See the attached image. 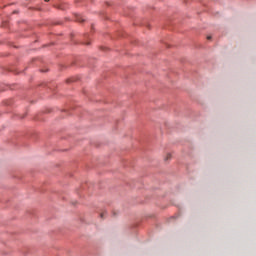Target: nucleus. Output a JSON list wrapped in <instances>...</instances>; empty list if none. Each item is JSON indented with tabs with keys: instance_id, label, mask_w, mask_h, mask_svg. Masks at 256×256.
<instances>
[{
	"instance_id": "obj_1",
	"label": "nucleus",
	"mask_w": 256,
	"mask_h": 256,
	"mask_svg": "<svg viewBox=\"0 0 256 256\" xmlns=\"http://www.w3.org/2000/svg\"><path fill=\"white\" fill-rule=\"evenodd\" d=\"M171 153H167L165 158H164V161H169L171 159Z\"/></svg>"
},
{
	"instance_id": "obj_4",
	"label": "nucleus",
	"mask_w": 256,
	"mask_h": 256,
	"mask_svg": "<svg viewBox=\"0 0 256 256\" xmlns=\"http://www.w3.org/2000/svg\"><path fill=\"white\" fill-rule=\"evenodd\" d=\"M103 215H104V214L102 213V214L100 215V217H103Z\"/></svg>"
},
{
	"instance_id": "obj_3",
	"label": "nucleus",
	"mask_w": 256,
	"mask_h": 256,
	"mask_svg": "<svg viewBox=\"0 0 256 256\" xmlns=\"http://www.w3.org/2000/svg\"><path fill=\"white\" fill-rule=\"evenodd\" d=\"M207 39H208V40H211V36H207Z\"/></svg>"
},
{
	"instance_id": "obj_2",
	"label": "nucleus",
	"mask_w": 256,
	"mask_h": 256,
	"mask_svg": "<svg viewBox=\"0 0 256 256\" xmlns=\"http://www.w3.org/2000/svg\"><path fill=\"white\" fill-rule=\"evenodd\" d=\"M77 21L83 22L84 20H83L81 17H78V18H77Z\"/></svg>"
}]
</instances>
